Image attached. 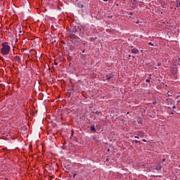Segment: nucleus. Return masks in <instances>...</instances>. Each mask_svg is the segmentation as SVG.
<instances>
[{"label":"nucleus","instance_id":"27","mask_svg":"<svg viewBox=\"0 0 180 180\" xmlns=\"http://www.w3.org/2000/svg\"><path fill=\"white\" fill-rule=\"evenodd\" d=\"M20 33H22V31H20Z\"/></svg>","mask_w":180,"mask_h":180},{"label":"nucleus","instance_id":"28","mask_svg":"<svg viewBox=\"0 0 180 180\" xmlns=\"http://www.w3.org/2000/svg\"><path fill=\"white\" fill-rule=\"evenodd\" d=\"M149 77H151V75H149Z\"/></svg>","mask_w":180,"mask_h":180},{"label":"nucleus","instance_id":"7","mask_svg":"<svg viewBox=\"0 0 180 180\" xmlns=\"http://www.w3.org/2000/svg\"><path fill=\"white\" fill-rule=\"evenodd\" d=\"M156 171H160L161 170V165H158L156 167H155Z\"/></svg>","mask_w":180,"mask_h":180},{"label":"nucleus","instance_id":"6","mask_svg":"<svg viewBox=\"0 0 180 180\" xmlns=\"http://www.w3.org/2000/svg\"><path fill=\"white\" fill-rule=\"evenodd\" d=\"M131 53H133L134 54H138L139 50L136 49H134L131 50Z\"/></svg>","mask_w":180,"mask_h":180},{"label":"nucleus","instance_id":"14","mask_svg":"<svg viewBox=\"0 0 180 180\" xmlns=\"http://www.w3.org/2000/svg\"><path fill=\"white\" fill-rule=\"evenodd\" d=\"M75 176H77V174H75L73 175V178L75 179Z\"/></svg>","mask_w":180,"mask_h":180},{"label":"nucleus","instance_id":"20","mask_svg":"<svg viewBox=\"0 0 180 180\" xmlns=\"http://www.w3.org/2000/svg\"><path fill=\"white\" fill-rule=\"evenodd\" d=\"M129 15H133V13H129Z\"/></svg>","mask_w":180,"mask_h":180},{"label":"nucleus","instance_id":"18","mask_svg":"<svg viewBox=\"0 0 180 180\" xmlns=\"http://www.w3.org/2000/svg\"><path fill=\"white\" fill-rule=\"evenodd\" d=\"M134 137H135V139H139V136H135Z\"/></svg>","mask_w":180,"mask_h":180},{"label":"nucleus","instance_id":"17","mask_svg":"<svg viewBox=\"0 0 180 180\" xmlns=\"http://www.w3.org/2000/svg\"><path fill=\"white\" fill-rule=\"evenodd\" d=\"M162 162H165V158L162 159Z\"/></svg>","mask_w":180,"mask_h":180},{"label":"nucleus","instance_id":"19","mask_svg":"<svg viewBox=\"0 0 180 180\" xmlns=\"http://www.w3.org/2000/svg\"><path fill=\"white\" fill-rule=\"evenodd\" d=\"M104 2H108V0H103Z\"/></svg>","mask_w":180,"mask_h":180},{"label":"nucleus","instance_id":"13","mask_svg":"<svg viewBox=\"0 0 180 180\" xmlns=\"http://www.w3.org/2000/svg\"><path fill=\"white\" fill-rule=\"evenodd\" d=\"M160 65H161V63H158V67H160Z\"/></svg>","mask_w":180,"mask_h":180},{"label":"nucleus","instance_id":"21","mask_svg":"<svg viewBox=\"0 0 180 180\" xmlns=\"http://www.w3.org/2000/svg\"><path fill=\"white\" fill-rule=\"evenodd\" d=\"M81 8H84V6H83V5H82V6H81Z\"/></svg>","mask_w":180,"mask_h":180},{"label":"nucleus","instance_id":"16","mask_svg":"<svg viewBox=\"0 0 180 180\" xmlns=\"http://www.w3.org/2000/svg\"><path fill=\"white\" fill-rule=\"evenodd\" d=\"M136 143H140V141H139L138 140H135Z\"/></svg>","mask_w":180,"mask_h":180},{"label":"nucleus","instance_id":"24","mask_svg":"<svg viewBox=\"0 0 180 180\" xmlns=\"http://www.w3.org/2000/svg\"><path fill=\"white\" fill-rule=\"evenodd\" d=\"M82 53H85V51H83Z\"/></svg>","mask_w":180,"mask_h":180},{"label":"nucleus","instance_id":"5","mask_svg":"<svg viewBox=\"0 0 180 180\" xmlns=\"http://www.w3.org/2000/svg\"><path fill=\"white\" fill-rule=\"evenodd\" d=\"M113 77H115V75H110V76L107 75L106 79H108V81H109V79H110L111 78H113Z\"/></svg>","mask_w":180,"mask_h":180},{"label":"nucleus","instance_id":"11","mask_svg":"<svg viewBox=\"0 0 180 180\" xmlns=\"http://www.w3.org/2000/svg\"><path fill=\"white\" fill-rule=\"evenodd\" d=\"M172 109H176V106L173 105V106H172Z\"/></svg>","mask_w":180,"mask_h":180},{"label":"nucleus","instance_id":"26","mask_svg":"<svg viewBox=\"0 0 180 180\" xmlns=\"http://www.w3.org/2000/svg\"><path fill=\"white\" fill-rule=\"evenodd\" d=\"M107 32H109V30H107Z\"/></svg>","mask_w":180,"mask_h":180},{"label":"nucleus","instance_id":"2","mask_svg":"<svg viewBox=\"0 0 180 180\" xmlns=\"http://www.w3.org/2000/svg\"><path fill=\"white\" fill-rule=\"evenodd\" d=\"M14 61L16 62L17 65H19V64L22 63V60H20V57L18 56L14 57Z\"/></svg>","mask_w":180,"mask_h":180},{"label":"nucleus","instance_id":"4","mask_svg":"<svg viewBox=\"0 0 180 180\" xmlns=\"http://www.w3.org/2000/svg\"><path fill=\"white\" fill-rule=\"evenodd\" d=\"M176 61L177 62H175L174 63V65H180V58H178V60H176Z\"/></svg>","mask_w":180,"mask_h":180},{"label":"nucleus","instance_id":"22","mask_svg":"<svg viewBox=\"0 0 180 180\" xmlns=\"http://www.w3.org/2000/svg\"><path fill=\"white\" fill-rule=\"evenodd\" d=\"M106 161H109V159H108V158H107V159H106Z\"/></svg>","mask_w":180,"mask_h":180},{"label":"nucleus","instance_id":"12","mask_svg":"<svg viewBox=\"0 0 180 180\" xmlns=\"http://www.w3.org/2000/svg\"><path fill=\"white\" fill-rule=\"evenodd\" d=\"M142 141H143L144 143H147V140H146V139H142Z\"/></svg>","mask_w":180,"mask_h":180},{"label":"nucleus","instance_id":"25","mask_svg":"<svg viewBox=\"0 0 180 180\" xmlns=\"http://www.w3.org/2000/svg\"><path fill=\"white\" fill-rule=\"evenodd\" d=\"M136 23L139 24V21H137Z\"/></svg>","mask_w":180,"mask_h":180},{"label":"nucleus","instance_id":"1","mask_svg":"<svg viewBox=\"0 0 180 180\" xmlns=\"http://www.w3.org/2000/svg\"><path fill=\"white\" fill-rule=\"evenodd\" d=\"M1 54H3V56H8V54H9V51H11V46L7 42H4L1 44Z\"/></svg>","mask_w":180,"mask_h":180},{"label":"nucleus","instance_id":"9","mask_svg":"<svg viewBox=\"0 0 180 180\" xmlns=\"http://www.w3.org/2000/svg\"><path fill=\"white\" fill-rule=\"evenodd\" d=\"M148 45H149V46H154V44H153L152 42H149V43H148Z\"/></svg>","mask_w":180,"mask_h":180},{"label":"nucleus","instance_id":"23","mask_svg":"<svg viewBox=\"0 0 180 180\" xmlns=\"http://www.w3.org/2000/svg\"><path fill=\"white\" fill-rule=\"evenodd\" d=\"M177 103H179V101H177Z\"/></svg>","mask_w":180,"mask_h":180},{"label":"nucleus","instance_id":"8","mask_svg":"<svg viewBox=\"0 0 180 180\" xmlns=\"http://www.w3.org/2000/svg\"><path fill=\"white\" fill-rule=\"evenodd\" d=\"M96 115H98V116H99V115H100L101 116H102V112H99V111H96Z\"/></svg>","mask_w":180,"mask_h":180},{"label":"nucleus","instance_id":"3","mask_svg":"<svg viewBox=\"0 0 180 180\" xmlns=\"http://www.w3.org/2000/svg\"><path fill=\"white\" fill-rule=\"evenodd\" d=\"M90 130L91 131H94V132L96 131V128H95V125H91L90 127Z\"/></svg>","mask_w":180,"mask_h":180},{"label":"nucleus","instance_id":"15","mask_svg":"<svg viewBox=\"0 0 180 180\" xmlns=\"http://www.w3.org/2000/svg\"><path fill=\"white\" fill-rule=\"evenodd\" d=\"M179 98H180V96H177L176 97V99H178Z\"/></svg>","mask_w":180,"mask_h":180},{"label":"nucleus","instance_id":"10","mask_svg":"<svg viewBox=\"0 0 180 180\" xmlns=\"http://www.w3.org/2000/svg\"><path fill=\"white\" fill-rule=\"evenodd\" d=\"M146 82H150V79H147L146 80Z\"/></svg>","mask_w":180,"mask_h":180}]
</instances>
